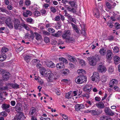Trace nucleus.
<instances>
[{
    "mask_svg": "<svg viewBox=\"0 0 120 120\" xmlns=\"http://www.w3.org/2000/svg\"><path fill=\"white\" fill-rule=\"evenodd\" d=\"M108 53L106 55V58L107 60H110L112 58V51L110 50L107 51Z\"/></svg>",
    "mask_w": 120,
    "mask_h": 120,
    "instance_id": "20",
    "label": "nucleus"
},
{
    "mask_svg": "<svg viewBox=\"0 0 120 120\" xmlns=\"http://www.w3.org/2000/svg\"><path fill=\"white\" fill-rule=\"evenodd\" d=\"M33 15H34V17H36L40 16V13L38 11H35L34 12Z\"/></svg>",
    "mask_w": 120,
    "mask_h": 120,
    "instance_id": "44",
    "label": "nucleus"
},
{
    "mask_svg": "<svg viewBox=\"0 0 120 120\" xmlns=\"http://www.w3.org/2000/svg\"><path fill=\"white\" fill-rule=\"evenodd\" d=\"M43 25V24H39L38 26V28L41 29H44V27Z\"/></svg>",
    "mask_w": 120,
    "mask_h": 120,
    "instance_id": "54",
    "label": "nucleus"
},
{
    "mask_svg": "<svg viewBox=\"0 0 120 120\" xmlns=\"http://www.w3.org/2000/svg\"><path fill=\"white\" fill-rule=\"evenodd\" d=\"M98 8L101 10V14H103V15H104V14H105V11L103 10V5L101 4L99 5Z\"/></svg>",
    "mask_w": 120,
    "mask_h": 120,
    "instance_id": "35",
    "label": "nucleus"
},
{
    "mask_svg": "<svg viewBox=\"0 0 120 120\" xmlns=\"http://www.w3.org/2000/svg\"><path fill=\"white\" fill-rule=\"evenodd\" d=\"M22 27H23L27 30L29 31L30 30V29L31 26L28 24H26L24 23H22Z\"/></svg>",
    "mask_w": 120,
    "mask_h": 120,
    "instance_id": "26",
    "label": "nucleus"
},
{
    "mask_svg": "<svg viewBox=\"0 0 120 120\" xmlns=\"http://www.w3.org/2000/svg\"><path fill=\"white\" fill-rule=\"evenodd\" d=\"M100 80L103 83H104L106 81V79L105 76L103 75L101 76Z\"/></svg>",
    "mask_w": 120,
    "mask_h": 120,
    "instance_id": "39",
    "label": "nucleus"
},
{
    "mask_svg": "<svg viewBox=\"0 0 120 120\" xmlns=\"http://www.w3.org/2000/svg\"><path fill=\"white\" fill-rule=\"evenodd\" d=\"M84 112L86 113H87L90 112L93 113V114L95 115V114L96 113V111L94 110H87L84 111Z\"/></svg>",
    "mask_w": 120,
    "mask_h": 120,
    "instance_id": "41",
    "label": "nucleus"
},
{
    "mask_svg": "<svg viewBox=\"0 0 120 120\" xmlns=\"http://www.w3.org/2000/svg\"><path fill=\"white\" fill-rule=\"evenodd\" d=\"M69 66L72 69L74 68L75 67V66L74 65L71 63H69Z\"/></svg>",
    "mask_w": 120,
    "mask_h": 120,
    "instance_id": "62",
    "label": "nucleus"
},
{
    "mask_svg": "<svg viewBox=\"0 0 120 120\" xmlns=\"http://www.w3.org/2000/svg\"><path fill=\"white\" fill-rule=\"evenodd\" d=\"M1 19L2 20H5V23L7 26L10 28H13L12 22H11L10 18L9 17H2Z\"/></svg>",
    "mask_w": 120,
    "mask_h": 120,
    "instance_id": "8",
    "label": "nucleus"
},
{
    "mask_svg": "<svg viewBox=\"0 0 120 120\" xmlns=\"http://www.w3.org/2000/svg\"><path fill=\"white\" fill-rule=\"evenodd\" d=\"M11 87L17 89L19 88V85L16 84L9 83L5 87H1L0 88V90L2 91L3 90H5Z\"/></svg>",
    "mask_w": 120,
    "mask_h": 120,
    "instance_id": "4",
    "label": "nucleus"
},
{
    "mask_svg": "<svg viewBox=\"0 0 120 120\" xmlns=\"http://www.w3.org/2000/svg\"><path fill=\"white\" fill-rule=\"evenodd\" d=\"M69 60L73 63H76L77 61L76 59L74 57L71 56H69Z\"/></svg>",
    "mask_w": 120,
    "mask_h": 120,
    "instance_id": "37",
    "label": "nucleus"
},
{
    "mask_svg": "<svg viewBox=\"0 0 120 120\" xmlns=\"http://www.w3.org/2000/svg\"><path fill=\"white\" fill-rule=\"evenodd\" d=\"M46 77L47 78V79L48 81L52 82H53L56 79L57 76L56 74H53L51 72Z\"/></svg>",
    "mask_w": 120,
    "mask_h": 120,
    "instance_id": "10",
    "label": "nucleus"
},
{
    "mask_svg": "<svg viewBox=\"0 0 120 120\" xmlns=\"http://www.w3.org/2000/svg\"><path fill=\"white\" fill-rule=\"evenodd\" d=\"M95 105L98 108H103L104 107V105L102 102H99L96 103Z\"/></svg>",
    "mask_w": 120,
    "mask_h": 120,
    "instance_id": "24",
    "label": "nucleus"
},
{
    "mask_svg": "<svg viewBox=\"0 0 120 120\" xmlns=\"http://www.w3.org/2000/svg\"><path fill=\"white\" fill-rule=\"evenodd\" d=\"M71 32L70 30H65L63 32L62 37L63 39L69 41H71V38L70 37Z\"/></svg>",
    "mask_w": 120,
    "mask_h": 120,
    "instance_id": "2",
    "label": "nucleus"
},
{
    "mask_svg": "<svg viewBox=\"0 0 120 120\" xmlns=\"http://www.w3.org/2000/svg\"><path fill=\"white\" fill-rule=\"evenodd\" d=\"M79 63L80 65L82 66L85 65V62L83 60H80L79 61Z\"/></svg>",
    "mask_w": 120,
    "mask_h": 120,
    "instance_id": "60",
    "label": "nucleus"
},
{
    "mask_svg": "<svg viewBox=\"0 0 120 120\" xmlns=\"http://www.w3.org/2000/svg\"><path fill=\"white\" fill-rule=\"evenodd\" d=\"M117 81L114 79H112L111 80L109 83V86L110 87H112L113 86L116 85L117 84Z\"/></svg>",
    "mask_w": 120,
    "mask_h": 120,
    "instance_id": "17",
    "label": "nucleus"
},
{
    "mask_svg": "<svg viewBox=\"0 0 120 120\" xmlns=\"http://www.w3.org/2000/svg\"><path fill=\"white\" fill-rule=\"evenodd\" d=\"M77 92L76 91H74L73 92L71 91H70L67 93L65 95V97L66 98L69 99L72 97H73V99H75L78 98L76 96L77 95Z\"/></svg>",
    "mask_w": 120,
    "mask_h": 120,
    "instance_id": "6",
    "label": "nucleus"
},
{
    "mask_svg": "<svg viewBox=\"0 0 120 120\" xmlns=\"http://www.w3.org/2000/svg\"><path fill=\"white\" fill-rule=\"evenodd\" d=\"M61 32L60 31H58L55 33L52 34V36H53L56 37H59L61 35Z\"/></svg>",
    "mask_w": 120,
    "mask_h": 120,
    "instance_id": "33",
    "label": "nucleus"
},
{
    "mask_svg": "<svg viewBox=\"0 0 120 120\" xmlns=\"http://www.w3.org/2000/svg\"><path fill=\"white\" fill-rule=\"evenodd\" d=\"M6 58V55L4 53H1L0 55V61L2 62L4 61Z\"/></svg>",
    "mask_w": 120,
    "mask_h": 120,
    "instance_id": "25",
    "label": "nucleus"
},
{
    "mask_svg": "<svg viewBox=\"0 0 120 120\" xmlns=\"http://www.w3.org/2000/svg\"><path fill=\"white\" fill-rule=\"evenodd\" d=\"M97 41L98 40L96 39L95 40V42L94 41L93 42V44H92L91 46L92 49H94L95 48L96 46H98V43H97Z\"/></svg>",
    "mask_w": 120,
    "mask_h": 120,
    "instance_id": "28",
    "label": "nucleus"
},
{
    "mask_svg": "<svg viewBox=\"0 0 120 120\" xmlns=\"http://www.w3.org/2000/svg\"><path fill=\"white\" fill-rule=\"evenodd\" d=\"M92 87L91 85L86 84L84 87L83 90L86 92H89L91 90Z\"/></svg>",
    "mask_w": 120,
    "mask_h": 120,
    "instance_id": "14",
    "label": "nucleus"
},
{
    "mask_svg": "<svg viewBox=\"0 0 120 120\" xmlns=\"http://www.w3.org/2000/svg\"><path fill=\"white\" fill-rule=\"evenodd\" d=\"M36 110L34 108H31L29 114L30 115H35L36 113Z\"/></svg>",
    "mask_w": 120,
    "mask_h": 120,
    "instance_id": "29",
    "label": "nucleus"
},
{
    "mask_svg": "<svg viewBox=\"0 0 120 120\" xmlns=\"http://www.w3.org/2000/svg\"><path fill=\"white\" fill-rule=\"evenodd\" d=\"M94 16L97 18H99L100 17V14L98 10H95L94 13Z\"/></svg>",
    "mask_w": 120,
    "mask_h": 120,
    "instance_id": "31",
    "label": "nucleus"
},
{
    "mask_svg": "<svg viewBox=\"0 0 120 120\" xmlns=\"http://www.w3.org/2000/svg\"><path fill=\"white\" fill-rule=\"evenodd\" d=\"M98 71L101 72H105L106 70V68L103 65H99L98 68Z\"/></svg>",
    "mask_w": 120,
    "mask_h": 120,
    "instance_id": "13",
    "label": "nucleus"
},
{
    "mask_svg": "<svg viewBox=\"0 0 120 120\" xmlns=\"http://www.w3.org/2000/svg\"><path fill=\"white\" fill-rule=\"evenodd\" d=\"M48 31L51 33H53L55 32V30L52 28H49L48 29Z\"/></svg>",
    "mask_w": 120,
    "mask_h": 120,
    "instance_id": "49",
    "label": "nucleus"
},
{
    "mask_svg": "<svg viewBox=\"0 0 120 120\" xmlns=\"http://www.w3.org/2000/svg\"><path fill=\"white\" fill-rule=\"evenodd\" d=\"M46 65L49 67L54 68L55 67V64L51 61L48 62L47 61H45Z\"/></svg>",
    "mask_w": 120,
    "mask_h": 120,
    "instance_id": "19",
    "label": "nucleus"
},
{
    "mask_svg": "<svg viewBox=\"0 0 120 120\" xmlns=\"http://www.w3.org/2000/svg\"><path fill=\"white\" fill-rule=\"evenodd\" d=\"M59 60L60 61H61V63H58L56 65V67L58 69H61L65 68L64 63H65L66 64L68 63V61L66 59L63 58H60Z\"/></svg>",
    "mask_w": 120,
    "mask_h": 120,
    "instance_id": "3",
    "label": "nucleus"
},
{
    "mask_svg": "<svg viewBox=\"0 0 120 120\" xmlns=\"http://www.w3.org/2000/svg\"><path fill=\"white\" fill-rule=\"evenodd\" d=\"M10 74L9 72H7L4 74L3 75V80L5 81H7L10 77Z\"/></svg>",
    "mask_w": 120,
    "mask_h": 120,
    "instance_id": "18",
    "label": "nucleus"
},
{
    "mask_svg": "<svg viewBox=\"0 0 120 120\" xmlns=\"http://www.w3.org/2000/svg\"><path fill=\"white\" fill-rule=\"evenodd\" d=\"M92 80L98 84L100 81L99 75V73L96 72L93 73V75L91 77Z\"/></svg>",
    "mask_w": 120,
    "mask_h": 120,
    "instance_id": "7",
    "label": "nucleus"
},
{
    "mask_svg": "<svg viewBox=\"0 0 120 120\" xmlns=\"http://www.w3.org/2000/svg\"><path fill=\"white\" fill-rule=\"evenodd\" d=\"M71 25L73 29L77 33L79 32V29H78L76 26L75 24L71 23Z\"/></svg>",
    "mask_w": 120,
    "mask_h": 120,
    "instance_id": "27",
    "label": "nucleus"
},
{
    "mask_svg": "<svg viewBox=\"0 0 120 120\" xmlns=\"http://www.w3.org/2000/svg\"><path fill=\"white\" fill-rule=\"evenodd\" d=\"M34 33L36 36V39L38 40H40L41 38V37L40 35L36 32H35Z\"/></svg>",
    "mask_w": 120,
    "mask_h": 120,
    "instance_id": "45",
    "label": "nucleus"
},
{
    "mask_svg": "<svg viewBox=\"0 0 120 120\" xmlns=\"http://www.w3.org/2000/svg\"><path fill=\"white\" fill-rule=\"evenodd\" d=\"M17 115H18L16 117L17 120H23L25 118L23 113L22 112H19Z\"/></svg>",
    "mask_w": 120,
    "mask_h": 120,
    "instance_id": "12",
    "label": "nucleus"
},
{
    "mask_svg": "<svg viewBox=\"0 0 120 120\" xmlns=\"http://www.w3.org/2000/svg\"><path fill=\"white\" fill-rule=\"evenodd\" d=\"M32 14L31 12L30 11L26 10V12H24L23 13L24 16L25 17H27L28 16H31Z\"/></svg>",
    "mask_w": 120,
    "mask_h": 120,
    "instance_id": "21",
    "label": "nucleus"
},
{
    "mask_svg": "<svg viewBox=\"0 0 120 120\" xmlns=\"http://www.w3.org/2000/svg\"><path fill=\"white\" fill-rule=\"evenodd\" d=\"M44 40L45 43H48L49 42V38L45 37L44 38Z\"/></svg>",
    "mask_w": 120,
    "mask_h": 120,
    "instance_id": "63",
    "label": "nucleus"
},
{
    "mask_svg": "<svg viewBox=\"0 0 120 120\" xmlns=\"http://www.w3.org/2000/svg\"><path fill=\"white\" fill-rule=\"evenodd\" d=\"M87 59L90 65L95 66L97 62L100 60L99 56L98 55H96L91 57H88Z\"/></svg>",
    "mask_w": 120,
    "mask_h": 120,
    "instance_id": "1",
    "label": "nucleus"
},
{
    "mask_svg": "<svg viewBox=\"0 0 120 120\" xmlns=\"http://www.w3.org/2000/svg\"><path fill=\"white\" fill-rule=\"evenodd\" d=\"M69 70L67 69H64L61 71V72L64 75H67L69 73Z\"/></svg>",
    "mask_w": 120,
    "mask_h": 120,
    "instance_id": "36",
    "label": "nucleus"
},
{
    "mask_svg": "<svg viewBox=\"0 0 120 120\" xmlns=\"http://www.w3.org/2000/svg\"><path fill=\"white\" fill-rule=\"evenodd\" d=\"M106 5L108 8L110 9L114 8L116 5V4L115 3H110L109 2H107L106 3Z\"/></svg>",
    "mask_w": 120,
    "mask_h": 120,
    "instance_id": "15",
    "label": "nucleus"
},
{
    "mask_svg": "<svg viewBox=\"0 0 120 120\" xmlns=\"http://www.w3.org/2000/svg\"><path fill=\"white\" fill-rule=\"evenodd\" d=\"M77 72L79 74H85L86 73L85 71L82 69H80L78 70Z\"/></svg>",
    "mask_w": 120,
    "mask_h": 120,
    "instance_id": "38",
    "label": "nucleus"
},
{
    "mask_svg": "<svg viewBox=\"0 0 120 120\" xmlns=\"http://www.w3.org/2000/svg\"><path fill=\"white\" fill-rule=\"evenodd\" d=\"M53 24L52 23H48L46 24L45 26L47 28L50 27L52 26Z\"/></svg>",
    "mask_w": 120,
    "mask_h": 120,
    "instance_id": "61",
    "label": "nucleus"
},
{
    "mask_svg": "<svg viewBox=\"0 0 120 120\" xmlns=\"http://www.w3.org/2000/svg\"><path fill=\"white\" fill-rule=\"evenodd\" d=\"M60 115L61 116H62L63 118L64 119L66 120H68V116L67 115L61 113Z\"/></svg>",
    "mask_w": 120,
    "mask_h": 120,
    "instance_id": "52",
    "label": "nucleus"
},
{
    "mask_svg": "<svg viewBox=\"0 0 120 120\" xmlns=\"http://www.w3.org/2000/svg\"><path fill=\"white\" fill-rule=\"evenodd\" d=\"M107 25L109 26L110 28H111L113 26V24L110 21L108 22L107 23Z\"/></svg>",
    "mask_w": 120,
    "mask_h": 120,
    "instance_id": "64",
    "label": "nucleus"
},
{
    "mask_svg": "<svg viewBox=\"0 0 120 120\" xmlns=\"http://www.w3.org/2000/svg\"><path fill=\"white\" fill-rule=\"evenodd\" d=\"M26 22L31 23H33L34 21L33 19L31 18H26Z\"/></svg>",
    "mask_w": 120,
    "mask_h": 120,
    "instance_id": "40",
    "label": "nucleus"
},
{
    "mask_svg": "<svg viewBox=\"0 0 120 120\" xmlns=\"http://www.w3.org/2000/svg\"><path fill=\"white\" fill-rule=\"evenodd\" d=\"M14 25L15 28L16 30H20L22 28V23L20 24L19 21L17 19H15L14 20Z\"/></svg>",
    "mask_w": 120,
    "mask_h": 120,
    "instance_id": "11",
    "label": "nucleus"
},
{
    "mask_svg": "<svg viewBox=\"0 0 120 120\" xmlns=\"http://www.w3.org/2000/svg\"><path fill=\"white\" fill-rule=\"evenodd\" d=\"M24 59L27 62H29L31 60V56L29 55H26L24 57Z\"/></svg>",
    "mask_w": 120,
    "mask_h": 120,
    "instance_id": "32",
    "label": "nucleus"
},
{
    "mask_svg": "<svg viewBox=\"0 0 120 120\" xmlns=\"http://www.w3.org/2000/svg\"><path fill=\"white\" fill-rule=\"evenodd\" d=\"M51 11L53 13H55L56 11V9L53 7H51L50 8Z\"/></svg>",
    "mask_w": 120,
    "mask_h": 120,
    "instance_id": "55",
    "label": "nucleus"
},
{
    "mask_svg": "<svg viewBox=\"0 0 120 120\" xmlns=\"http://www.w3.org/2000/svg\"><path fill=\"white\" fill-rule=\"evenodd\" d=\"M42 33L44 35H49L50 33L45 30H42Z\"/></svg>",
    "mask_w": 120,
    "mask_h": 120,
    "instance_id": "56",
    "label": "nucleus"
},
{
    "mask_svg": "<svg viewBox=\"0 0 120 120\" xmlns=\"http://www.w3.org/2000/svg\"><path fill=\"white\" fill-rule=\"evenodd\" d=\"M84 107V105L82 104H77L75 106V109L77 111H79L81 109H83Z\"/></svg>",
    "mask_w": 120,
    "mask_h": 120,
    "instance_id": "16",
    "label": "nucleus"
},
{
    "mask_svg": "<svg viewBox=\"0 0 120 120\" xmlns=\"http://www.w3.org/2000/svg\"><path fill=\"white\" fill-rule=\"evenodd\" d=\"M115 26L116 29H120V24L117 22L116 23Z\"/></svg>",
    "mask_w": 120,
    "mask_h": 120,
    "instance_id": "48",
    "label": "nucleus"
},
{
    "mask_svg": "<svg viewBox=\"0 0 120 120\" xmlns=\"http://www.w3.org/2000/svg\"><path fill=\"white\" fill-rule=\"evenodd\" d=\"M10 107V105L8 104H4L1 106V107L3 110H5L8 109Z\"/></svg>",
    "mask_w": 120,
    "mask_h": 120,
    "instance_id": "34",
    "label": "nucleus"
},
{
    "mask_svg": "<svg viewBox=\"0 0 120 120\" xmlns=\"http://www.w3.org/2000/svg\"><path fill=\"white\" fill-rule=\"evenodd\" d=\"M114 89L116 91L120 92V90L118 87L117 86H115L114 88Z\"/></svg>",
    "mask_w": 120,
    "mask_h": 120,
    "instance_id": "59",
    "label": "nucleus"
},
{
    "mask_svg": "<svg viewBox=\"0 0 120 120\" xmlns=\"http://www.w3.org/2000/svg\"><path fill=\"white\" fill-rule=\"evenodd\" d=\"M99 52L101 55L102 56L105 55L106 53V49L105 48L101 49L99 51Z\"/></svg>",
    "mask_w": 120,
    "mask_h": 120,
    "instance_id": "23",
    "label": "nucleus"
},
{
    "mask_svg": "<svg viewBox=\"0 0 120 120\" xmlns=\"http://www.w3.org/2000/svg\"><path fill=\"white\" fill-rule=\"evenodd\" d=\"M82 97L83 98H85L86 99H88L89 97V95L88 94H86L82 95Z\"/></svg>",
    "mask_w": 120,
    "mask_h": 120,
    "instance_id": "58",
    "label": "nucleus"
},
{
    "mask_svg": "<svg viewBox=\"0 0 120 120\" xmlns=\"http://www.w3.org/2000/svg\"><path fill=\"white\" fill-rule=\"evenodd\" d=\"M40 120H51L50 118H44L41 117L40 118Z\"/></svg>",
    "mask_w": 120,
    "mask_h": 120,
    "instance_id": "57",
    "label": "nucleus"
},
{
    "mask_svg": "<svg viewBox=\"0 0 120 120\" xmlns=\"http://www.w3.org/2000/svg\"><path fill=\"white\" fill-rule=\"evenodd\" d=\"M69 3L72 6H74L75 5V2L73 1H70L69 2Z\"/></svg>",
    "mask_w": 120,
    "mask_h": 120,
    "instance_id": "53",
    "label": "nucleus"
},
{
    "mask_svg": "<svg viewBox=\"0 0 120 120\" xmlns=\"http://www.w3.org/2000/svg\"><path fill=\"white\" fill-rule=\"evenodd\" d=\"M40 61L36 59H33L32 61V64L33 65L37 64Z\"/></svg>",
    "mask_w": 120,
    "mask_h": 120,
    "instance_id": "43",
    "label": "nucleus"
},
{
    "mask_svg": "<svg viewBox=\"0 0 120 120\" xmlns=\"http://www.w3.org/2000/svg\"><path fill=\"white\" fill-rule=\"evenodd\" d=\"M40 72L42 75L46 77L48 76L49 74L51 73V71L49 70H46L45 68L43 67L41 69Z\"/></svg>",
    "mask_w": 120,
    "mask_h": 120,
    "instance_id": "9",
    "label": "nucleus"
},
{
    "mask_svg": "<svg viewBox=\"0 0 120 120\" xmlns=\"http://www.w3.org/2000/svg\"><path fill=\"white\" fill-rule=\"evenodd\" d=\"M31 1L29 0H25V4L26 5L28 6L30 4Z\"/></svg>",
    "mask_w": 120,
    "mask_h": 120,
    "instance_id": "50",
    "label": "nucleus"
},
{
    "mask_svg": "<svg viewBox=\"0 0 120 120\" xmlns=\"http://www.w3.org/2000/svg\"><path fill=\"white\" fill-rule=\"evenodd\" d=\"M114 62L116 64L120 63V58L118 56H116L114 57Z\"/></svg>",
    "mask_w": 120,
    "mask_h": 120,
    "instance_id": "22",
    "label": "nucleus"
},
{
    "mask_svg": "<svg viewBox=\"0 0 120 120\" xmlns=\"http://www.w3.org/2000/svg\"><path fill=\"white\" fill-rule=\"evenodd\" d=\"M113 50L114 52L116 53L118 52H119V49L118 47L116 46L114 47L113 49Z\"/></svg>",
    "mask_w": 120,
    "mask_h": 120,
    "instance_id": "51",
    "label": "nucleus"
},
{
    "mask_svg": "<svg viewBox=\"0 0 120 120\" xmlns=\"http://www.w3.org/2000/svg\"><path fill=\"white\" fill-rule=\"evenodd\" d=\"M108 71L110 73H112L114 71V69L112 66H110L109 68Z\"/></svg>",
    "mask_w": 120,
    "mask_h": 120,
    "instance_id": "46",
    "label": "nucleus"
},
{
    "mask_svg": "<svg viewBox=\"0 0 120 120\" xmlns=\"http://www.w3.org/2000/svg\"><path fill=\"white\" fill-rule=\"evenodd\" d=\"M8 115V114L5 111H3L0 113V115L4 116H6Z\"/></svg>",
    "mask_w": 120,
    "mask_h": 120,
    "instance_id": "47",
    "label": "nucleus"
},
{
    "mask_svg": "<svg viewBox=\"0 0 120 120\" xmlns=\"http://www.w3.org/2000/svg\"><path fill=\"white\" fill-rule=\"evenodd\" d=\"M8 51V49L5 47H3L1 49V53H3L4 52H6Z\"/></svg>",
    "mask_w": 120,
    "mask_h": 120,
    "instance_id": "42",
    "label": "nucleus"
},
{
    "mask_svg": "<svg viewBox=\"0 0 120 120\" xmlns=\"http://www.w3.org/2000/svg\"><path fill=\"white\" fill-rule=\"evenodd\" d=\"M39 7L37 6L36 4H34L33 6H30L29 8L32 10H37L38 9Z\"/></svg>",
    "mask_w": 120,
    "mask_h": 120,
    "instance_id": "30",
    "label": "nucleus"
},
{
    "mask_svg": "<svg viewBox=\"0 0 120 120\" xmlns=\"http://www.w3.org/2000/svg\"><path fill=\"white\" fill-rule=\"evenodd\" d=\"M87 80L86 77L83 75L78 76L75 79V82L78 84H80L84 82H86Z\"/></svg>",
    "mask_w": 120,
    "mask_h": 120,
    "instance_id": "5",
    "label": "nucleus"
}]
</instances>
